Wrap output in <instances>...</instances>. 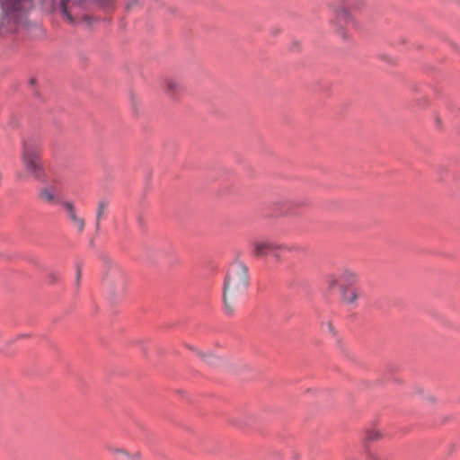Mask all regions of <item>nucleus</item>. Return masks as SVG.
Instances as JSON below:
<instances>
[{
  "label": "nucleus",
  "mask_w": 460,
  "mask_h": 460,
  "mask_svg": "<svg viewBox=\"0 0 460 460\" xmlns=\"http://www.w3.org/2000/svg\"><path fill=\"white\" fill-rule=\"evenodd\" d=\"M249 272L247 266L236 261L230 265L225 278L223 288V299L225 313L233 315L245 296L249 287Z\"/></svg>",
  "instance_id": "1"
},
{
  "label": "nucleus",
  "mask_w": 460,
  "mask_h": 460,
  "mask_svg": "<svg viewBox=\"0 0 460 460\" xmlns=\"http://www.w3.org/2000/svg\"><path fill=\"white\" fill-rule=\"evenodd\" d=\"M41 147L35 141H24L21 155L23 172H17L20 181H25L32 177L37 181H42L45 175L44 167L41 162Z\"/></svg>",
  "instance_id": "2"
},
{
  "label": "nucleus",
  "mask_w": 460,
  "mask_h": 460,
  "mask_svg": "<svg viewBox=\"0 0 460 460\" xmlns=\"http://www.w3.org/2000/svg\"><path fill=\"white\" fill-rule=\"evenodd\" d=\"M60 204L65 209L66 216L70 224L76 229L78 234H82L85 228V220L78 214L75 205L67 200L61 201Z\"/></svg>",
  "instance_id": "3"
},
{
  "label": "nucleus",
  "mask_w": 460,
  "mask_h": 460,
  "mask_svg": "<svg viewBox=\"0 0 460 460\" xmlns=\"http://www.w3.org/2000/svg\"><path fill=\"white\" fill-rule=\"evenodd\" d=\"M125 274L119 270H111L106 277L104 283L113 295H119L126 288Z\"/></svg>",
  "instance_id": "4"
},
{
  "label": "nucleus",
  "mask_w": 460,
  "mask_h": 460,
  "mask_svg": "<svg viewBox=\"0 0 460 460\" xmlns=\"http://www.w3.org/2000/svg\"><path fill=\"white\" fill-rule=\"evenodd\" d=\"M358 280V274L349 269H344L337 274L330 275L328 278L329 285L331 288L335 287L339 283L341 285V288L352 286L356 284Z\"/></svg>",
  "instance_id": "5"
},
{
  "label": "nucleus",
  "mask_w": 460,
  "mask_h": 460,
  "mask_svg": "<svg viewBox=\"0 0 460 460\" xmlns=\"http://www.w3.org/2000/svg\"><path fill=\"white\" fill-rule=\"evenodd\" d=\"M252 246L254 255L257 257H264L269 254L277 255V252L283 249V246L271 241H257L253 243Z\"/></svg>",
  "instance_id": "6"
},
{
  "label": "nucleus",
  "mask_w": 460,
  "mask_h": 460,
  "mask_svg": "<svg viewBox=\"0 0 460 460\" xmlns=\"http://www.w3.org/2000/svg\"><path fill=\"white\" fill-rule=\"evenodd\" d=\"M335 19L340 23V26L336 29L337 32L342 36H345L343 31V25H348L352 22V16L349 10L344 6H337L334 9Z\"/></svg>",
  "instance_id": "7"
},
{
  "label": "nucleus",
  "mask_w": 460,
  "mask_h": 460,
  "mask_svg": "<svg viewBox=\"0 0 460 460\" xmlns=\"http://www.w3.org/2000/svg\"><path fill=\"white\" fill-rule=\"evenodd\" d=\"M38 197L43 203L53 205L59 203V198L53 186H45L39 190Z\"/></svg>",
  "instance_id": "8"
},
{
  "label": "nucleus",
  "mask_w": 460,
  "mask_h": 460,
  "mask_svg": "<svg viewBox=\"0 0 460 460\" xmlns=\"http://www.w3.org/2000/svg\"><path fill=\"white\" fill-rule=\"evenodd\" d=\"M108 451L112 455L115 460H140L141 455L139 452L130 454L125 448L108 447Z\"/></svg>",
  "instance_id": "9"
},
{
  "label": "nucleus",
  "mask_w": 460,
  "mask_h": 460,
  "mask_svg": "<svg viewBox=\"0 0 460 460\" xmlns=\"http://www.w3.org/2000/svg\"><path fill=\"white\" fill-rule=\"evenodd\" d=\"M361 296V292L357 288L344 287L341 288V299L344 303L357 306L358 299Z\"/></svg>",
  "instance_id": "10"
},
{
  "label": "nucleus",
  "mask_w": 460,
  "mask_h": 460,
  "mask_svg": "<svg viewBox=\"0 0 460 460\" xmlns=\"http://www.w3.org/2000/svg\"><path fill=\"white\" fill-rule=\"evenodd\" d=\"M109 208L108 201L102 199L98 202L97 210H96V219H95V227L98 231L100 229L101 221L107 215Z\"/></svg>",
  "instance_id": "11"
},
{
  "label": "nucleus",
  "mask_w": 460,
  "mask_h": 460,
  "mask_svg": "<svg viewBox=\"0 0 460 460\" xmlns=\"http://www.w3.org/2000/svg\"><path fill=\"white\" fill-rule=\"evenodd\" d=\"M164 88L170 95H174L182 90L181 83L175 79H165L164 82Z\"/></svg>",
  "instance_id": "12"
},
{
  "label": "nucleus",
  "mask_w": 460,
  "mask_h": 460,
  "mask_svg": "<svg viewBox=\"0 0 460 460\" xmlns=\"http://www.w3.org/2000/svg\"><path fill=\"white\" fill-rule=\"evenodd\" d=\"M67 2H68V0H61V11H62L63 14L66 16V18L70 22H73L74 20H73L71 14L69 13V12L67 10V7H66Z\"/></svg>",
  "instance_id": "13"
},
{
  "label": "nucleus",
  "mask_w": 460,
  "mask_h": 460,
  "mask_svg": "<svg viewBox=\"0 0 460 460\" xmlns=\"http://www.w3.org/2000/svg\"><path fill=\"white\" fill-rule=\"evenodd\" d=\"M326 326H327V329H328V331L330 332V333H331L332 336H335L336 332H335V330H334V328H333V325H332L331 323H327Z\"/></svg>",
  "instance_id": "14"
},
{
  "label": "nucleus",
  "mask_w": 460,
  "mask_h": 460,
  "mask_svg": "<svg viewBox=\"0 0 460 460\" xmlns=\"http://www.w3.org/2000/svg\"><path fill=\"white\" fill-rule=\"evenodd\" d=\"M368 460H380V459H379V457L377 456L371 455L369 456Z\"/></svg>",
  "instance_id": "15"
},
{
  "label": "nucleus",
  "mask_w": 460,
  "mask_h": 460,
  "mask_svg": "<svg viewBox=\"0 0 460 460\" xmlns=\"http://www.w3.org/2000/svg\"><path fill=\"white\" fill-rule=\"evenodd\" d=\"M79 279H80V271L78 270L77 271V280H79Z\"/></svg>",
  "instance_id": "16"
},
{
  "label": "nucleus",
  "mask_w": 460,
  "mask_h": 460,
  "mask_svg": "<svg viewBox=\"0 0 460 460\" xmlns=\"http://www.w3.org/2000/svg\"><path fill=\"white\" fill-rule=\"evenodd\" d=\"M347 460H357V459H354V458H348Z\"/></svg>",
  "instance_id": "17"
}]
</instances>
